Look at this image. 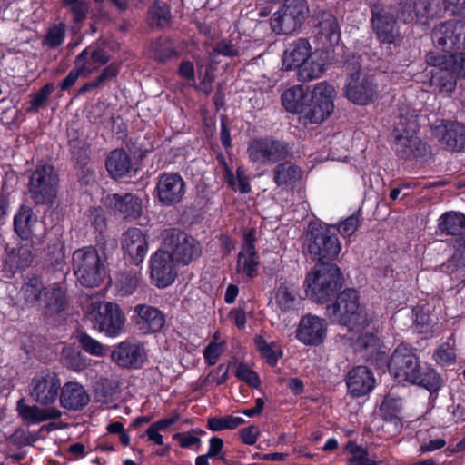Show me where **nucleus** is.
<instances>
[{"instance_id": "obj_1", "label": "nucleus", "mask_w": 465, "mask_h": 465, "mask_svg": "<svg viewBox=\"0 0 465 465\" xmlns=\"http://www.w3.org/2000/svg\"><path fill=\"white\" fill-rule=\"evenodd\" d=\"M390 374L398 382H409L422 387L437 397L442 386L440 375L430 365H421L418 349L401 343L391 355Z\"/></svg>"}, {"instance_id": "obj_2", "label": "nucleus", "mask_w": 465, "mask_h": 465, "mask_svg": "<svg viewBox=\"0 0 465 465\" xmlns=\"http://www.w3.org/2000/svg\"><path fill=\"white\" fill-rule=\"evenodd\" d=\"M438 230L442 235L458 236L454 242V252L440 266V271L452 281L465 284V214L458 211H448L438 220Z\"/></svg>"}, {"instance_id": "obj_3", "label": "nucleus", "mask_w": 465, "mask_h": 465, "mask_svg": "<svg viewBox=\"0 0 465 465\" xmlns=\"http://www.w3.org/2000/svg\"><path fill=\"white\" fill-rule=\"evenodd\" d=\"M370 24L379 43L381 59L390 61L399 51L401 40L398 18L391 6L375 2L370 6Z\"/></svg>"}, {"instance_id": "obj_4", "label": "nucleus", "mask_w": 465, "mask_h": 465, "mask_svg": "<svg viewBox=\"0 0 465 465\" xmlns=\"http://www.w3.org/2000/svg\"><path fill=\"white\" fill-rule=\"evenodd\" d=\"M359 292L354 288H345L328 303L325 315L331 323H338L349 330L364 328L371 321L366 308L361 304Z\"/></svg>"}, {"instance_id": "obj_5", "label": "nucleus", "mask_w": 465, "mask_h": 465, "mask_svg": "<svg viewBox=\"0 0 465 465\" xmlns=\"http://www.w3.org/2000/svg\"><path fill=\"white\" fill-rule=\"evenodd\" d=\"M343 284L342 272L334 262L316 263L304 280L306 295L316 303H329L341 290Z\"/></svg>"}, {"instance_id": "obj_6", "label": "nucleus", "mask_w": 465, "mask_h": 465, "mask_svg": "<svg viewBox=\"0 0 465 465\" xmlns=\"http://www.w3.org/2000/svg\"><path fill=\"white\" fill-rule=\"evenodd\" d=\"M430 66L437 67L439 72L432 74L431 82L440 93H452L458 79L465 78V53L440 54L430 51L425 56Z\"/></svg>"}, {"instance_id": "obj_7", "label": "nucleus", "mask_w": 465, "mask_h": 465, "mask_svg": "<svg viewBox=\"0 0 465 465\" xmlns=\"http://www.w3.org/2000/svg\"><path fill=\"white\" fill-rule=\"evenodd\" d=\"M60 177L54 165L38 164L28 176L27 191L36 206H52L58 194Z\"/></svg>"}, {"instance_id": "obj_8", "label": "nucleus", "mask_w": 465, "mask_h": 465, "mask_svg": "<svg viewBox=\"0 0 465 465\" xmlns=\"http://www.w3.org/2000/svg\"><path fill=\"white\" fill-rule=\"evenodd\" d=\"M84 316L93 327L108 337H117L125 325V315L117 303L92 300L84 309Z\"/></svg>"}, {"instance_id": "obj_9", "label": "nucleus", "mask_w": 465, "mask_h": 465, "mask_svg": "<svg viewBox=\"0 0 465 465\" xmlns=\"http://www.w3.org/2000/svg\"><path fill=\"white\" fill-rule=\"evenodd\" d=\"M307 250L316 263L332 262L341 251L337 233L325 223H311L307 232Z\"/></svg>"}, {"instance_id": "obj_10", "label": "nucleus", "mask_w": 465, "mask_h": 465, "mask_svg": "<svg viewBox=\"0 0 465 465\" xmlns=\"http://www.w3.org/2000/svg\"><path fill=\"white\" fill-rule=\"evenodd\" d=\"M72 264L77 281L84 287H97L105 278V265L94 246L76 250L73 253Z\"/></svg>"}, {"instance_id": "obj_11", "label": "nucleus", "mask_w": 465, "mask_h": 465, "mask_svg": "<svg viewBox=\"0 0 465 465\" xmlns=\"http://www.w3.org/2000/svg\"><path fill=\"white\" fill-rule=\"evenodd\" d=\"M246 153L251 163L259 164H274L293 155L288 142L272 136L251 139Z\"/></svg>"}, {"instance_id": "obj_12", "label": "nucleus", "mask_w": 465, "mask_h": 465, "mask_svg": "<svg viewBox=\"0 0 465 465\" xmlns=\"http://www.w3.org/2000/svg\"><path fill=\"white\" fill-rule=\"evenodd\" d=\"M336 90L333 85L327 82L318 83L312 93L309 100L303 107L302 114L311 124H320L325 121L334 110V99Z\"/></svg>"}, {"instance_id": "obj_13", "label": "nucleus", "mask_w": 465, "mask_h": 465, "mask_svg": "<svg viewBox=\"0 0 465 465\" xmlns=\"http://www.w3.org/2000/svg\"><path fill=\"white\" fill-rule=\"evenodd\" d=\"M308 15L307 0H286L271 18V27L277 35H289L299 30Z\"/></svg>"}, {"instance_id": "obj_14", "label": "nucleus", "mask_w": 465, "mask_h": 465, "mask_svg": "<svg viewBox=\"0 0 465 465\" xmlns=\"http://www.w3.org/2000/svg\"><path fill=\"white\" fill-rule=\"evenodd\" d=\"M164 243L169 248V255L178 265H189L202 255L200 242L178 228L168 231Z\"/></svg>"}, {"instance_id": "obj_15", "label": "nucleus", "mask_w": 465, "mask_h": 465, "mask_svg": "<svg viewBox=\"0 0 465 465\" xmlns=\"http://www.w3.org/2000/svg\"><path fill=\"white\" fill-rule=\"evenodd\" d=\"M186 193V183L176 172H163L157 179L153 192L154 200L163 207H173L183 202Z\"/></svg>"}, {"instance_id": "obj_16", "label": "nucleus", "mask_w": 465, "mask_h": 465, "mask_svg": "<svg viewBox=\"0 0 465 465\" xmlns=\"http://www.w3.org/2000/svg\"><path fill=\"white\" fill-rule=\"evenodd\" d=\"M346 97L355 104L366 105L374 102L379 95L375 76L361 72V65L347 76L344 86Z\"/></svg>"}, {"instance_id": "obj_17", "label": "nucleus", "mask_w": 465, "mask_h": 465, "mask_svg": "<svg viewBox=\"0 0 465 465\" xmlns=\"http://www.w3.org/2000/svg\"><path fill=\"white\" fill-rule=\"evenodd\" d=\"M61 380L59 375L49 370L35 373L29 384V395L41 406L53 405L59 398Z\"/></svg>"}, {"instance_id": "obj_18", "label": "nucleus", "mask_w": 465, "mask_h": 465, "mask_svg": "<svg viewBox=\"0 0 465 465\" xmlns=\"http://www.w3.org/2000/svg\"><path fill=\"white\" fill-rule=\"evenodd\" d=\"M431 37L435 46L442 49L440 54L465 49V22L449 20L440 23L433 29Z\"/></svg>"}, {"instance_id": "obj_19", "label": "nucleus", "mask_w": 465, "mask_h": 465, "mask_svg": "<svg viewBox=\"0 0 465 465\" xmlns=\"http://www.w3.org/2000/svg\"><path fill=\"white\" fill-rule=\"evenodd\" d=\"M175 262L169 252L159 249L153 252L149 261L150 277L158 288L170 286L177 277Z\"/></svg>"}, {"instance_id": "obj_20", "label": "nucleus", "mask_w": 465, "mask_h": 465, "mask_svg": "<svg viewBox=\"0 0 465 465\" xmlns=\"http://www.w3.org/2000/svg\"><path fill=\"white\" fill-rule=\"evenodd\" d=\"M432 134L452 152H465V124L442 119L432 125Z\"/></svg>"}, {"instance_id": "obj_21", "label": "nucleus", "mask_w": 465, "mask_h": 465, "mask_svg": "<svg viewBox=\"0 0 465 465\" xmlns=\"http://www.w3.org/2000/svg\"><path fill=\"white\" fill-rule=\"evenodd\" d=\"M327 327L325 319L308 313L301 318L295 337L306 346H319L326 338Z\"/></svg>"}, {"instance_id": "obj_22", "label": "nucleus", "mask_w": 465, "mask_h": 465, "mask_svg": "<svg viewBox=\"0 0 465 465\" xmlns=\"http://www.w3.org/2000/svg\"><path fill=\"white\" fill-rule=\"evenodd\" d=\"M122 249L126 263L139 265L148 252L146 236L138 228H129L123 234Z\"/></svg>"}, {"instance_id": "obj_23", "label": "nucleus", "mask_w": 465, "mask_h": 465, "mask_svg": "<svg viewBox=\"0 0 465 465\" xmlns=\"http://www.w3.org/2000/svg\"><path fill=\"white\" fill-rule=\"evenodd\" d=\"M112 358L120 367L140 369L146 360V353L141 343L126 340L114 347Z\"/></svg>"}, {"instance_id": "obj_24", "label": "nucleus", "mask_w": 465, "mask_h": 465, "mask_svg": "<svg viewBox=\"0 0 465 465\" xmlns=\"http://www.w3.org/2000/svg\"><path fill=\"white\" fill-rule=\"evenodd\" d=\"M345 381L349 394L354 398L370 394L376 385L372 371L364 365H358L351 369Z\"/></svg>"}, {"instance_id": "obj_25", "label": "nucleus", "mask_w": 465, "mask_h": 465, "mask_svg": "<svg viewBox=\"0 0 465 465\" xmlns=\"http://www.w3.org/2000/svg\"><path fill=\"white\" fill-rule=\"evenodd\" d=\"M395 153L404 160L424 162L429 153V146L416 134H397Z\"/></svg>"}, {"instance_id": "obj_26", "label": "nucleus", "mask_w": 465, "mask_h": 465, "mask_svg": "<svg viewBox=\"0 0 465 465\" xmlns=\"http://www.w3.org/2000/svg\"><path fill=\"white\" fill-rule=\"evenodd\" d=\"M58 400L62 408L81 411L89 404L90 395L81 383L70 381L61 384Z\"/></svg>"}, {"instance_id": "obj_27", "label": "nucleus", "mask_w": 465, "mask_h": 465, "mask_svg": "<svg viewBox=\"0 0 465 465\" xmlns=\"http://www.w3.org/2000/svg\"><path fill=\"white\" fill-rule=\"evenodd\" d=\"M135 326L144 333L158 332L165 324L163 312L156 307L147 304H137L134 308Z\"/></svg>"}, {"instance_id": "obj_28", "label": "nucleus", "mask_w": 465, "mask_h": 465, "mask_svg": "<svg viewBox=\"0 0 465 465\" xmlns=\"http://www.w3.org/2000/svg\"><path fill=\"white\" fill-rule=\"evenodd\" d=\"M16 411L19 418L26 426L40 424L47 420H57L62 417V411L55 407H40L36 404H26L25 399H20L16 403Z\"/></svg>"}, {"instance_id": "obj_29", "label": "nucleus", "mask_w": 465, "mask_h": 465, "mask_svg": "<svg viewBox=\"0 0 465 465\" xmlns=\"http://www.w3.org/2000/svg\"><path fill=\"white\" fill-rule=\"evenodd\" d=\"M312 46L308 39L298 38L289 44L282 56V67L284 71H292L298 68L312 56Z\"/></svg>"}, {"instance_id": "obj_30", "label": "nucleus", "mask_w": 465, "mask_h": 465, "mask_svg": "<svg viewBox=\"0 0 465 465\" xmlns=\"http://www.w3.org/2000/svg\"><path fill=\"white\" fill-rule=\"evenodd\" d=\"M302 176V168L287 159L277 163L272 170V180L282 189L295 187Z\"/></svg>"}, {"instance_id": "obj_31", "label": "nucleus", "mask_w": 465, "mask_h": 465, "mask_svg": "<svg viewBox=\"0 0 465 465\" xmlns=\"http://www.w3.org/2000/svg\"><path fill=\"white\" fill-rule=\"evenodd\" d=\"M300 288L290 281L280 282L275 291V302L282 312L297 310L300 302Z\"/></svg>"}, {"instance_id": "obj_32", "label": "nucleus", "mask_w": 465, "mask_h": 465, "mask_svg": "<svg viewBox=\"0 0 465 465\" xmlns=\"http://www.w3.org/2000/svg\"><path fill=\"white\" fill-rule=\"evenodd\" d=\"M109 206L114 211L123 214L124 219H135L142 212V203L138 196L134 193L124 194L114 193L108 197Z\"/></svg>"}, {"instance_id": "obj_33", "label": "nucleus", "mask_w": 465, "mask_h": 465, "mask_svg": "<svg viewBox=\"0 0 465 465\" xmlns=\"http://www.w3.org/2000/svg\"><path fill=\"white\" fill-rule=\"evenodd\" d=\"M171 6L164 1L154 0L146 13V24L152 30H164L172 25Z\"/></svg>"}, {"instance_id": "obj_34", "label": "nucleus", "mask_w": 465, "mask_h": 465, "mask_svg": "<svg viewBox=\"0 0 465 465\" xmlns=\"http://www.w3.org/2000/svg\"><path fill=\"white\" fill-rule=\"evenodd\" d=\"M37 221L33 208L22 204L14 216V230L22 240H29L33 237V227Z\"/></svg>"}, {"instance_id": "obj_35", "label": "nucleus", "mask_w": 465, "mask_h": 465, "mask_svg": "<svg viewBox=\"0 0 465 465\" xmlns=\"http://www.w3.org/2000/svg\"><path fill=\"white\" fill-rule=\"evenodd\" d=\"M105 168L112 178L121 179L130 173L132 161L125 150L114 149L106 157Z\"/></svg>"}, {"instance_id": "obj_36", "label": "nucleus", "mask_w": 465, "mask_h": 465, "mask_svg": "<svg viewBox=\"0 0 465 465\" xmlns=\"http://www.w3.org/2000/svg\"><path fill=\"white\" fill-rule=\"evenodd\" d=\"M402 400L391 394H386L379 406L381 419L394 425L397 429L402 426L401 421Z\"/></svg>"}, {"instance_id": "obj_37", "label": "nucleus", "mask_w": 465, "mask_h": 465, "mask_svg": "<svg viewBox=\"0 0 465 465\" xmlns=\"http://www.w3.org/2000/svg\"><path fill=\"white\" fill-rule=\"evenodd\" d=\"M309 94L302 85L292 86L282 93V104L290 113L302 114L309 100Z\"/></svg>"}, {"instance_id": "obj_38", "label": "nucleus", "mask_w": 465, "mask_h": 465, "mask_svg": "<svg viewBox=\"0 0 465 465\" xmlns=\"http://www.w3.org/2000/svg\"><path fill=\"white\" fill-rule=\"evenodd\" d=\"M317 36L325 44L334 45L340 40L341 32L338 21L334 15L323 13L315 26Z\"/></svg>"}, {"instance_id": "obj_39", "label": "nucleus", "mask_w": 465, "mask_h": 465, "mask_svg": "<svg viewBox=\"0 0 465 465\" xmlns=\"http://www.w3.org/2000/svg\"><path fill=\"white\" fill-rule=\"evenodd\" d=\"M33 262V255L29 249L20 248L16 254L14 249L9 252L4 260L3 271L9 277L14 276L17 272L29 267Z\"/></svg>"}, {"instance_id": "obj_40", "label": "nucleus", "mask_w": 465, "mask_h": 465, "mask_svg": "<svg viewBox=\"0 0 465 465\" xmlns=\"http://www.w3.org/2000/svg\"><path fill=\"white\" fill-rule=\"evenodd\" d=\"M150 50L153 53L154 61L165 64L172 59H177L180 53L174 47V43L171 37H158L151 43Z\"/></svg>"}, {"instance_id": "obj_41", "label": "nucleus", "mask_w": 465, "mask_h": 465, "mask_svg": "<svg viewBox=\"0 0 465 465\" xmlns=\"http://www.w3.org/2000/svg\"><path fill=\"white\" fill-rule=\"evenodd\" d=\"M43 303L45 315H54L63 312L67 304L66 295L59 287L47 288L43 293Z\"/></svg>"}, {"instance_id": "obj_42", "label": "nucleus", "mask_w": 465, "mask_h": 465, "mask_svg": "<svg viewBox=\"0 0 465 465\" xmlns=\"http://www.w3.org/2000/svg\"><path fill=\"white\" fill-rule=\"evenodd\" d=\"M86 52H80L74 58V67L69 74L58 84L61 91H68L77 82L80 76H88L93 69L85 68Z\"/></svg>"}, {"instance_id": "obj_43", "label": "nucleus", "mask_w": 465, "mask_h": 465, "mask_svg": "<svg viewBox=\"0 0 465 465\" xmlns=\"http://www.w3.org/2000/svg\"><path fill=\"white\" fill-rule=\"evenodd\" d=\"M47 288L39 276H27L21 287L20 294L26 303L35 304L41 300V297Z\"/></svg>"}, {"instance_id": "obj_44", "label": "nucleus", "mask_w": 465, "mask_h": 465, "mask_svg": "<svg viewBox=\"0 0 465 465\" xmlns=\"http://www.w3.org/2000/svg\"><path fill=\"white\" fill-rule=\"evenodd\" d=\"M419 130L420 124L415 110L410 107L401 108L399 121L395 128L398 134H416Z\"/></svg>"}, {"instance_id": "obj_45", "label": "nucleus", "mask_w": 465, "mask_h": 465, "mask_svg": "<svg viewBox=\"0 0 465 465\" xmlns=\"http://www.w3.org/2000/svg\"><path fill=\"white\" fill-rule=\"evenodd\" d=\"M297 71V78L301 82H308L319 78L324 71V64L322 60L315 59V56H311L307 62L301 64Z\"/></svg>"}, {"instance_id": "obj_46", "label": "nucleus", "mask_w": 465, "mask_h": 465, "mask_svg": "<svg viewBox=\"0 0 465 465\" xmlns=\"http://www.w3.org/2000/svg\"><path fill=\"white\" fill-rule=\"evenodd\" d=\"M245 422L243 418L233 415L214 416L207 419L206 428L211 431L217 432L224 430H235Z\"/></svg>"}, {"instance_id": "obj_47", "label": "nucleus", "mask_w": 465, "mask_h": 465, "mask_svg": "<svg viewBox=\"0 0 465 465\" xmlns=\"http://www.w3.org/2000/svg\"><path fill=\"white\" fill-rule=\"evenodd\" d=\"M65 36V23L59 22L53 24L46 30V33L42 39V45L49 49H56L64 44Z\"/></svg>"}, {"instance_id": "obj_48", "label": "nucleus", "mask_w": 465, "mask_h": 465, "mask_svg": "<svg viewBox=\"0 0 465 465\" xmlns=\"http://www.w3.org/2000/svg\"><path fill=\"white\" fill-rule=\"evenodd\" d=\"M383 342L378 336L377 331L361 332L355 341L356 351L363 357V354L372 353L375 350H379Z\"/></svg>"}, {"instance_id": "obj_49", "label": "nucleus", "mask_w": 465, "mask_h": 465, "mask_svg": "<svg viewBox=\"0 0 465 465\" xmlns=\"http://www.w3.org/2000/svg\"><path fill=\"white\" fill-rule=\"evenodd\" d=\"M54 91V84L47 83L43 85L36 93L30 94L29 106L25 108L26 114H35L40 108L44 107Z\"/></svg>"}, {"instance_id": "obj_50", "label": "nucleus", "mask_w": 465, "mask_h": 465, "mask_svg": "<svg viewBox=\"0 0 465 465\" xmlns=\"http://www.w3.org/2000/svg\"><path fill=\"white\" fill-rule=\"evenodd\" d=\"M440 0H415V13H417L416 23L425 25L430 18L436 14Z\"/></svg>"}, {"instance_id": "obj_51", "label": "nucleus", "mask_w": 465, "mask_h": 465, "mask_svg": "<svg viewBox=\"0 0 465 465\" xmlns=\"http://www.w3.org/2000/svg\"><path fill=\"white\" fill-rule=\"evenodd\" d=\"M391 7L397 18L405 24L415 22L417 19L415 0H395Z\"/></svg>"}, {"instance_id": "obj_52", "label": "nucleus", "mask_w": 465, "mask_h": 465, "mask_svg": "<svg viewBox=\"0 0 465 465\" xmlns=\"http://www.w3.org/2000/svg\"><path fill=\"white\" fill-rule=\"evenodd\" d=\"M64 364L75 371H81L87 366L86 359L80 351L73 347H65L62 351Z\"/></svg>"}, {"instance_id": "obj_53", "label": "nucleus", "mask_w": 465, "mask_h": 465, "mask_svg": "<svg viewBox=\"0 0 465 465\" xmlns=\"http://www.w3.org/2000/svg\"><path fill=\"white\" fill-rule=\"evenodd\" d=\"M362 359L366 363L374 367L376 370L381 372H385L386 371L390 372L391 357H388L384 345L380 347L379 350L372 351V353L363 354Z\"/></svg>"}, {"instance_id": "obj_54", "label": "nucleus", "mask_w": 465, "mask_h": 465, "mask_svg": "<svg viewBox=\"0 0 465 465\" xmlns=\"http://www.w3.org/2000/svg\"><path fill=\"white\" fill-rule=\"evenodd\" d=\"M254 344L260 352L261 356L265 359L266 362L271 367H275L278 363L279 358L282 356V351H276L271 344H269L262 335L254 337Z\"/></svg>"}, {"instance_id": "obj_55", "label": "nucleus", "mask_w": 465, "mask_h": 465, "mask_svg": "<svg viewBox=\"0 0 465 465\" xmlns=\"http://www.w3.org/2000/svg\"><path fill=\"white\" fill-rule=\"evenodd\" d=\"M346 450L352 456L349 458L347 465H376V461L369 458L368 450L350 441Z\"/></svg>"}, {"instance_id": "obj_56", "label": "nucleus", "mask_w": 465, "mask_h": 465, "mask_svg": "<svg viewBox=\"0 0 465 465\" xmlns=\"http://www.w3.org/2000/svg\"><path fill=\"white\" fill-rule=\"evenodd\" d=\"M74 159L76 161V163L81 166L82 169V177L79 179L81 183L88 184L90 182V178L94 175V173L86 167L89 156L88 150L84 147L76 148L74 146V150L72 152Z\"/></svg>"}, {"instance_id": "obj_57", "label": "nucleus", "mask_w": 465, "mask_h": 465, "mask_svg": "<svg viewBox=\"0 0 465 465\" xmlns=\"http://www.w3.org/2000/svg\"><path fill=\"white\" fill-rule=\"evenodd\" d=\"M238 380L244 381L249 387L258 389L261 385L259 374L245 362L238 363L235 371Z\"/></svg>"}, {"instance_id": "obj_58", "label": "nucleus", "mask_w": 465, "mask_h": 465, "mask_svg": "<svg viewBox=\"0 0 465 465\" xmlns=\"http://www.w3.org/2000/svg\"><path fill=\"white\" fill-rule=\"evenodd\" d=\"M433 359L437 364L441 366H450L456 361V353L454 344L449 341L442 343L434 351Z\"/></svg>"}, {"instance_id": "obj_59", "label": "nucleus", "mask_w": 465, "mask_h": 465, "mask_svg": "<svg viewBox=\"0 0 465 465\" xmlns=\"http://www.w3.org/2000/svg\"><path fill=\"white\" fill-rule=\"evenodd\" d=\"M81 348L87 353L94 356H104V347L97 340L92 338L86 332H79L76 336Z\"/></svg>"}, {"instance_id": "obj_60", "label": "nucleus", "mask_w": 465, "mask_h": 465, "mask_svg": "<svg viewBox=\"0 0 465 465\" xmlns=\"http://www.w3.org/2000/svg\"><path fill=\"white\" fill-rule=\"evenodd\" d=\"M256 242V229L253 227L247 229L243 232L242 250L240 251L237 256L238 266H240V264L242 263V257H244L245 254H251L252 256H253L254 253H258L255 247Z\"/></svg>"}, {"instance_id": "obj_61", "label": "nucleus", "mask_w": 465, "mask_h": 465, "mask_svg": "<svg viewBox=\"0 0 465 465\" xmlns=\"http://www.w3.org/2000/svg\"><path fill=\"white\" fill-rule=\"evenodd\" d=\"M63 6L69 7L75 24L84 22L89 11V5L85 0H63Z\"/></svg>"}, {"instance_id": "obj_62", "label": "nucleus", "mask_w": 465, "mask_h": 465, "mask_svg": "<svg viewBox=\"0 0 465 465\" xmlns=\"http://www.w3.org/2000/svg\"><path fill=\"white\" fill-rule=\"evenodd\" d=\"M260 256L259 253L245 254L242 259L240 266L237 265V271L244 273L249 279H253L259 274Z\"/></svg>"}, {"instance_id": "obj_63", "label": "nucleus", "mask_w": 465, "mask_h": 465, "mask_svg": "<svg viewBox=\"0 0 465 465\" xmlns=\"http://www.w3.org/2000/svg\"><path fill=\"white\" fill-rule=\"evenodd\" d=\"M87 217L91 226L100 234L106 231L107 220L103 207L98 206L89 208Z\"/></svg>"}, {"instance_id": "obj_64", "label": "nucleus", "mask_w": 465, "mask_h": 465, "mask_svg": "<svg viewBox=\"0 0 465 465\" xmlns=\"http://www.w3.org/2000/svg\"><path fill=\"white\" fill-rule=\"evenodd\" d=\"M81 52H86L85 57V68H90L89 64H95L100 66L105 65L110 61V55L104 48L92 49L91 46L85 47Z\"/></svg>"}]
</instances>
